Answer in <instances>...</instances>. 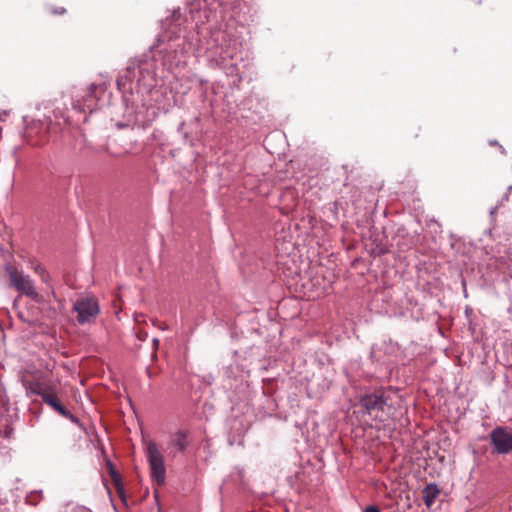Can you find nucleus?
<instances>
[{
	"mask_svg": "<svg viewBox=\"0 0 512 512\" xmlns=\"http://www.w3.org/2000/svg\"><path fill=\"white\" fill-rule=\"evenodd\" d=\"M7 271L10 284L16 291L35 302L40 303L42 301V297L37 292L34 282L28 274L13 267H9Z\"/></svg>",
	"mask_w": 512,
	"mask_h": 512,
	"instance_id": "obj_1",
	"label": "nucleus"
},
{
	"mask_svg": "<svg viewBox=\"0 0 512 512\" xmlns=\"http://www.w3.org/2000/svg\"><path fill=\"white\" fill-rule=\"evenodd\" d=\"M146 457L150 467L151 478L156 485L165 482L166 468L164 459L155 442L150 441L146 445Z\"/></svg>",
	"mask_w": 512,
	"mask_h": 512,
	"instance_id": "obj_2",
	"label": "nucleus"
},
{
	"mask_svg": "<svg viewBox=\"0 0 512 512\" xmlns=\"http://www.w3.org/2000/svg\"><path fill=\"white\" fill-rule=\"evenodd\" d=\"M73 308L78 313L77 320L80 324L89 322L99 313V305L92 297H83L77 300Z\"/></svg>",
	"mask_w": 512,
	"mask_h": 512,
	"instance_id": "obj_3",
	"label": "nucleus"
},
{
	"mask_svg": "<svg viewBox=\"0 0 512 512\" xmlns=\"http://www.w3.org/2000/svg\"><path fill=\"white\" fill-rule=\"evenodd\" d=\"M220 37L221 33L218 32L207 42V59L217 66H225L227 58H231L232 55L227 49L219 46Z\"/></svg>",
	"mask_w": 512,
	"mask_h": 512,
	"instance_id": "obj_4",
	"label": "nucleus"
},
{
	"mask_svg": "<svg viewBox=\"0 0 512 512\" xmlns=\"http://www.w3.org/2000/svg\"><path fill=\"white\" fill-rule=\"evenodd\" d=\"M493 449L498 454H508L512 451V430L497 427L491 432Z\"/></svg>",
	"mask_w": 512,
	"mask_h": 512,
	"instance_id": "obj_5",
	"label": "nucleus"
},
{
	"mask_svg": "<svg viewBox=\"0 0 512 512\" xmlns=\"http://www.w3.org/2000/svg\"><path fill=\"white\" fill-rule=\"evenodd\" d=\"M29 390L34 394L41 395L43 401L47 405L51 406L60 415L69 418L72 421H75L74 416L59 402L57 397L52 394L44 392L42 386L39 383L31 384L29 386Z\"/></svg>",
	"mask_w": 512,
	"mask_h": 512,
	"instance_id": "obj_6",
	"label": "nucleus"
},
{
	"mask_svg": "<svg viewBox=\"0 0 512 512\" xmlns=\"http://www.w3.org/2000/svg\"><path fill=\"white\" fill-rule=\"evenodd\" d=\"M361 407L366 410L367 413H372L374 411H383L386 405L385 400L382 396L376 394L366 395L360 400Z\"/></svg>",
	"mask_w": 512,
	"mask_h": 512,
	"instance_id": "obj_7",
	"label": "nucleus"
},
{
	"mask_svg": "<svg viewBox=\"0 0 512 512\" xmlns=\"http://www.w3.org/2000/svg\"><path fill=\"white\" fill-rule=\"evenodd\" d=\"M439 493L440 491L437 485L434 483L428 484L423 489V501L428 508H430L434 504Z\"/></svg>",
	"mask_w": 512,
	"mask_h": 512,
	"instance_id": "obj_8",
	"label": "nucleus"
},
{
	"mask_svg": "<svg viewBox=\"0 0 512 512\" xmlns=\"http://www.w3.org/2000/svg\"><path fill=\"white\" fill-rule=\"evenodd\" d=\"M170 446L183 451L187 446V433L179 430L171 436Z\"/></svg>",
	"mask_w": 512,
	"mask_h": 512,
	"instance_id": "obj_9",
	"label": "nucleus"
},
{
	"mask_svg": "<svg viewBox=\"0 0 512 512\" xmlns=\"http://www.w3.org/2000/svg\"><path fill=\"white\" fill-rule=\"evenodd\" d=\"M23 121H24V123H25V125H26V132H25V136H26L27 138H30V137H32V128L30 127V124L28 123V117H24V118H23Z\"/></svg>",
	"mask_w": 512,
	"mask_h": 512,
	"instance_id": "obj_10",
	"label": "nucleus"
},
{
	"mask_svg": "<svg viewBox=\"0 0 512 512\" xmlns=\"http://www.w3.org/2000/svg\"><path fill=\"white\" fill-rule=\"evenodd\" d=\"M40 278H41V280L44 283L49 284V282H50V275H49V273L46 270H41Z\"/></svg>",
	"mask_w": 512,
	"mask_h": 512,
	"instance_id": "obj_11",
	"label": "nucleus"
},
{
	"mask_svg": "<svg viewBox=\"0 0 512 512\" xmlns=\"http://www.w3.org/2000/svg\"><path fill=\"white\" fill-rule=\"evenodd\" d=\"M365 512H381L376 506H369L366 508Z\"/></svg>",
	"mask_w": 512,
	"mask_h": 512,
	"instance_id": "obj_12",
	"label": "nucleus"
},
{
	"mask_svg": "<svg viewBox=\"0 0 512 512\" xmlns=\"http://www.w3.org/2000/svg\"><path fill=\"white\" fill-rule=\"evenodd\" d=\"M35 272L41 276V270H45V268H43L42 266L38 265L34 268Z\"/></svg>",
	"mask_w": 512,
	"mask_h": 512,
	"instance_id": "obj_13",
	"label": "nucleus"
},
{
	"mask_svg": "<svg viewBox=\"0 0 512 512\" xmlns=\"http://www.w3.org/2000/svg\"><path fill=\"white\" fill-rule=\"evenodd\" d=\"M65 12L64 8L61 9H55L52 11L53 14H63Z\"/></svg>",
	"mask_w": 512,
	"mask_h": 512,
	"instance_id": "obj_14",
	"label": "nucleus"
},
{
	"mask_svg": "<svg viewBox=\"0 0 512 512\" xmlns=\"http://www.w3.org/2000/svg\"><path fill=\"white\" fill-rule=\"evenodd\" d=\"M96 89H97V87L92 86V87H91V93H92V92H94V90H96Z\"/></svg>",
	"mask_w": 512,
	"mask_h": 512,
	"instance_id": "obj_15",
	"label": "nucleus"
},
{
	"mask_svg": "<svg viewBox=\"0 0 512 512\" xmlns=\"http://www.w3.org/2000/svg\"><path fill=\"white\" fill-rule=\"evenodd\" d=\"M491 214H494L495 213V208H492L491 211H490Z\"/></svg>",
	"mask_w": 512,
	"mask_h": 512,
	"instance_id": "obj_16",
	"label": "nucleus"
},
{
	"mask_svg": "<svg viewBox=\"0 0 512 512\" xmlns=\"http://www.w3.org/2000/svg\"><path fill=\"white\" fill-rule=\"evenodd\" d=\"M490 144L491 145H495V144H497V142L496 141H491Z\"/></svg>",
	"mask_w": 512,
	"mask_h": 512,
	"instance_id": "obj_17",
	"label": "nucleus"
}]
</instances>
